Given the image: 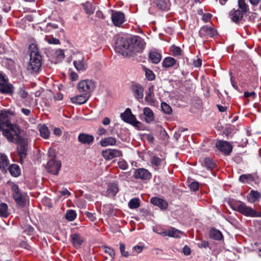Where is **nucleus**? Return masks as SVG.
I'll list each match as a JSON object with an SVG mask.
<instances>
[{
    "mask_svg": "<svg viewBox=\"0 0 261 261\" xmlns=\"http://www.w3.org/2000/svg\"><path fill=\"white\" fill-rule=\"evenodd\" d=\"M14 115L13 113L9 110H2L0 113V129L4 126L10 127L12 130H15L17 125L12 124L10 119Z\"/></svg>",
    "mask_w": 261,
    "mask_h": 261,
    "instance_id": "7ed1b4c3",
    "label": "nucleus"
},
{
    "mask_svg": "<svg viewBox=\"0 0 261 261\" xmlns=\"http://www.w3.org/2000/svg\"><path fill=\"white\" fill-rule=\"evenodd\" d=\"M118 192V186L116 184H111L108 188L107 194L110 196H114Z\"/></svg>",
    "mask_w": 261,
    "mask_h": 261,
    "instance_id": "c756f323",
    "label": "nucleus"
},
{
    "mask_svg": "<svg viewBox=\"0 0 261 261\" xmlns=\"http://www.w3.org/2000/svg\"><path fill=\"white\" fill-rule=\"evenodd\" d=\"M244 14H245V13H244L239 9H233L230 12L231 19L233 22L236 23H237L242 19Z\"/></svg>",
    "mask_w": 261,
    "mask_h": 261,
    "instance_id": "4be33fe9",
    "label": "nucleus"
},
{
    "mask_svg": "<svg viewBox=\"0 0 261 261\" xmlns=\"http://www.w3.org/2000/svg\"><path fill=\"white\" fill-rule=\"evenodd\" d=\"M85 214L91 221L94 222L96 220V217L95 213H91L89 212H86Z\"/></svg>",
    "mask_w": 261,
    "mask_h": 261,
    "instance_id": "603ef678",
    "label": "nucleus"
},
{
    "mask_svg": "<svg viewBox=\"0 0 261 261\" xmlns=\"http://www.w3.org/2000/svg\"><path fill=\"white\" fill-rule=\"evenodd\" d=\"M119 167L122 170H126L127 168V163L124 160H121L118 163Z\"/></svg>",
    "mask_w": 261,
    "mask_h": 261,
    "instance_id": "6e6d98bb",
    "label": "nucleus"
},
{
    "mask_svg": "<svg viewBox=\"0 0 261 261\" xmlns=\"http://www.w3.org/2000/svg\"><path fill=\"white\" fill-rule=\"evenodd\" d=\"M94 82L89 80L82 81L78 84L79 91L80 92H85L88 94L94 90Z\"/></svg>",
    "mask_w": 261,
    "mask_h": 261,
    "instance_id": "6e6552de",
    "label": "nucleus"
},
{
    "mask_svg": "<svg viewBox=\"0 0 261 261\" xmlns=\"http://www.w3.org/2000/svg\"><path fill=\"white\" fill-rule=\"evenodd\" d=\"M216 147L226 155H228L232 151L231 145L227 141H219L216 144Z\"/></svg>",
    "mask_w": 261,
    "mask_h": 261,
    "instance_id": "dca6fc26",
    "label": "nucleus"
},
{
    "mask_svg": "<svg viewBox=\"0 0 261 261\" xmlns=\"http://www.w3.org/2000/svg\"><path fill=\"white\" fill-rule=\"evenodd\" d=\"M151 203L154 205L160 207L162 209H165L167 207V203L162 199L153 197L150 199Z\"/></svg>",
    "mask_w": 261,
    "mask_h": 261,
    "instance_id": "b1692460",
    "label": "nucleus"
},
{
    "mask_svg": "<svg viewBox=\"0 0 261 261\" xmlns=\"http://www.w3.org/2000/svg\"><path fill=\"white\" fill-rule=\"evenodd\" d=\"M13 85L8 83L4 76L0 74V92L12 95L13 93Z\"/></svg>",
    "mask_w": 261,
    "mask_h": 261,
    "instance_id": "9b49d317",
    "label": "nucleus"
},
{
    "mask_svg": "<svg viewBox=\"0 0 261 261\" xmlns=\"http://www.w3.org/2000/svg\"><path fill=\"white\" fill-rule=\"evenodd\" d=\"M73 63L75 69L79 72H84L88 68V65L83 55H80Z\"/></svg>",
    "mask_w": 261,
    "mask_h": 261,
    "instance_id": "4468645a",
    "label": "nucleus"
},
{
    "mask_svg": "<svg viewBox=\"0 0 261 261\" xmlns=\"http://www.w3.org/2000/svg\"><path fill=\"white\" fill-rule=\"evenodd\" d=\"M145 100L148 105L153 106L155 103L153 92L149 88L145 97Z\"/></svg>",
    "mask_w": 261,
    "mask_h": 261,
    "instance_id": "c85d7f7f",
    "label": "nucleus"
},
{
    "mask_svg": "<svg viewBox=\"0 0 261 261\" xmlns=\"http://www.w3.org/2000/svg\"><path fill=\"white\" fill-rule=\"evenodd\" d=\"M153 231L158 234H160L163 236H166L167 230L163 229V228L159 227H154L153 228Z\"/></svg>",
    "mask_w": 261,
    "mask_h": 261,
    "instance_id": "09e8293b",
    "label": "nucleus"
},
{
    "mask_svg": "<svg viewBox=\"0 0 261 261\" xmlns=\"http://www.w3.org/2000/svg\"><path fill=\"white\" fill-rule=\"evenodd\" d=\"M144 115L145 121L150 123L153 120L154 117L152 111L149 108L146 107L144 109Z\"/></svg>",
    "mask_w": 261,
    "mask_h": 261,
    "instance_id": "bb28decb",
    "label": "nucleus"
},
{
    "mask_svg": "<svg viewBox=\"0 0 261 261\" xmlns=\"http://www.w3.org/2000/svg\"><path fill=\"white\" fill-rule=\"evenodd\" d=\"M107 133V130L103 127H100L97 130V134L99 136L105 135Z\"/></svg>",
    "mask_w": 261,
    "mask_h": 261,
    "instance_id": "338daca9",
    "label": "nucleus"
},
{
    "mask_svg": "<svg viewBox=\"0 0 261 261\" xmlns=\"http://www.w3.org/2000/svg\"><path fill=\"white\" fill-rule=\"evenodd\" d=\"M202 61L200 59H197L196 60L193 61V65L195 67H199L201 66Z\"/></svg>",
    "mask_w": 261,
    "mask_h": 261,
    "instance_id": "0e129e2a",
    "label": "nucleus"
},
{
    "mask_svg": "<svg viewBox=\"0 0 261 261\" xmlns=\"http://www.w3.org/2000/svg\"><path fill=\"white\" fill-rule=\"evenodd\" d=\"M9 170L10 174L14 177H17L19 175L20 173V168L18 165L16 164H12L10 166Z\"/></svg>",
    "mask_w": 261,
    "mask_h": 261,
    "instance_id": "f704fd0d",
    "label": "nucleus"
},
{
    "mask_svg": "<svg viewBox=\"0 0 261 261\" xmlns=\"http://www.w3.org/2000/svg\"><path fill=\"white\" fill-rule=\"evenodd\" d=\"M149 59L154 64H158L161 60V55L156 51H151L149 53Z\"/></svg>",
    "mask_w": 261,
    "mask_h": 261,
    "instance_id": "2f4dec72",
    "label": "nucleus"
},
{
    "mask_svg": "<svg viewBox=\"0 0 261 261\" xmlns=\"http://www.w3.org/2000/svg\"><path fill=\"white\" fill-rule=\"evenodd\" d=\"M163 160L156 156H153L151 159V163L153 166H154V169H157L161 165Z\"/></svg>",
    "mask_w": 261,
    "mask_h": 261,
    "instance_id": "79ce46f5",
    "label": "nucleus"
},
{
    "mask_svg": "<svg viewBox=\"0 0 261 261\" xmlns=\"http://www.w3.org/2000/svg\"><path fill=\"white\" fill-rule=\"evenodd\" d=\"M201 164L208 170H212L215 167V163L212 159L208 157L202 159L201 161Z\"/></svg>",
    "mask_w": 261,
    "mask_h": 261,
    "instance_id": "a878e982",
    "label": "nucleus"
},
{
    "mask_svg": "<svg viewBox=\"0 0 261 261\" xmlns=\"http://www.w3.org/2000/svg\"><path fill=\"white\" fill-rule=\"evenodd\" d=\"M17 143V153L20 157V159L22 161L25 158L27 154L28 142L27 139L21 136H17V141L15 142Z\"/></svg>",
    "mask_w": 261,
    "mask_h": 261,
    "instance_id": "39448f33",
    "label": "nucleus"
},
{
    "mask_svg": "<svg viewBox=\"0 0 261 261\" xmlns=\"http://www.w3.org/2000/svg\"><path fill=\"white\" fill-rule=\"evenodd\" d=\"M199 34L201 37L207 38L215 37L217 35V32L213 27L204 25L200 28Z\"/></svg>",
    "mask_w": 261,
    "mask_h": 261,
    "instance_id": "ddd939ff",
    "label": "nucleus"
},
{
    "mask_svg": "<svg viewBox=\"0 0 261 261\" xmlns=\"http://www.w3.org/2000/svg\"><path fill=\"white\" fill-rule=\"evenodd\" d=\"M9 164V160L6 155L0 153V168L5 169Z\"/></svg>",
    "mask_w": 261,
    "mask_h": 261,
    "instance_id": "e433bc0d",
    "label": "nucleus"
},
{
    "mask_svg": "<svg viewBox=\"0 0 261 261\" xmlns=\"http://www.w3.org/2000/svg\"><path fill=\"white\" fill-rule=\"evenodd\" d=\"M130 38H119L115 44V50L123 56L128 54L127 50L129 52Z\"/></svg>",
    "mask_w": 261,
    "mask_h": 261,
    "instance_id": "20e7f679",
    "label": "nucleus"
},
{
    "mask_svg": "<svg viewBox=\"0 0 261 261\" xmlns=\"http://www.w3.org/2000/svg\"><path fill=\"white\" fill-rule=\"evenodd\" d=\"M46 41L49 44H58L60 43V41L58 39L55 38H46Z\"/></svg>",
    "mask_w": 261,
    "mask_h": 261,
    "instance_id": "4d7b16f0",
    "label": "nucleus"
},
{
    "mask_svg": "<svg viewBox=\"0 0 261 261\" xmlns=\"http://www.w3.org/2000/svg\"><path fill=\"white\" fill-rule=\"evenodd\" d=\"M61 163L59 161L51 159L47 162L45 168L48 172L57 175L61 168Z\"/></svg>",
    "mask_w": 261,
    "mask_h": 261,
    "instance_id": "f8f14e48",
    "label": "nucleus"
},
{
    "mask_svg": "<svg viewBox=\"0 0 261 261\" xmlns=\"http://www.w3.org/2000/svg\"><path fill=\"white\" fill-rule=\"evenodd\" d=\"M172 53L174 56H178L181 54V49L180 47L175 46L172 49Z\"/></svg>",
    "mask_w": 261,
    "mask_h": 261,
    "instance_id": "bf43d9fd",
    "label": "nucleus"
},
{
    "mask_svg": "<svg viewBox=\"0 0 261 261\" xmlns=\"http://www.w3.org/2000/svg\"><path fill=\"white\" fill-rule=\"evenodd\" d=\"M70 76L72 81H76L78 79V75L74 72H71Z\"/></svg>",
    "mask_w": 261,
    "mask_h": 261,
    "instance_id": "69168bd1",
    "label": "nucleus"
},
{
    "mask_svg": "<svg viewBox=\"0 0 261 261\" xmlns=\"http://www.w3.org/2000/svg\"><path fill=\"white\" fill-rule=\"evenodd\" d=\"M158 8L162 10H167L169 5L167 0H157L156 2Z\"/></svg>",
    "mask_w": 261,
    "mask_h": 261,
    "instance_id": "58836bf2",
    "label": "nucleus"
},
{
    "mask_svg": "<svg viewBox=\"0 0 261 261\" xmlns=\"http://www.w3.org/2000/svg\"><path fill=\"white\" fill-rule=\"evenodd\" d=\"M239 180L243 183H249L254 180V177L251 174H243L240 176Z\"/></svg>",
    "mask_w": 261,
    "mask_h": 261,
    "instance_id": "ea45409f",
    "label": "nucleus"
},
{
    "mask_svg": "<svg viewBox=\"0 0 261 261\" xmlns=\"http://www.w3.org/2000/svg\"><path fill=\"white\" fill-rule=\"evenodd\" d=\"M104 251L106 253H108L112 258H113L114 257L115 253V251L114 250V249H113L110 247L105 246L104 247Z\"/></svg>",
    "mask_w": 261,
    "mask_h": 261,
    "instance_id": "3c124183",
    "label": "nucleus"
},
{
    "mask_svg": "<svg viewBox=\"0 0 261 261\" xmlns=\"http://www.w3.org/2000/svg\"><path fill=\"white\" fill-rule=\"evenodd\" d=\"M261 197V194L259 192L251 190L248 196V199L249 202L253 203Z\"/></svg>",
    "mask_w": 261,
    "mask_h": 261,
    "instance_id": "cd10ccee",
    "label": "nucleus"
},
{
    "mask_svg": "<svg viewBox=\"0 0 261 261\" xmlns=\"http://www.w3.org/2000/svg\"><path fill=\"white\" fill-rule=\"evenodd\" d=\"M90 95L88 93H84L77 95L71 98V101L77 105H82L85 103L89 99Z\"/></svg>",
    "mask_w": 261,
    "mask_h": 261,
    "instance_id": "412c9836",
    "label": "nucleus"
},
{
    "mask_svg": "<svg viewBox=\"0 0 261 261\" xmlns=\"http://www.w3.org/2000/svg\"><path fill=\"white\" fill-rule=\"evenodd\" d=\"M199 187V184L198 182L194 181L192 182L190 185L189 187L191 190H192L193 191H197Z\"/></svg>",
    "mask_w": 261,
    "mask_h": 261,
    "instance_id": "5fc2aeb1",
    "label": "nucleus"
},
{
    "mask_svg": "<svg viewBox=\"0 0 261 261\" xmlns=\"http://www.w3.org/2000/svg\"><path fill=\"white\" fill-rule=\"evenodd\" d=\"M239 9L246 13L248 10V6L245 0H238Z\"/></svg>",
    "mask_w": 261,
    "mask_h": 261,
    "instance_id": "37998d69",
    "label": "nucleus"
},
{
    "mask_svg": "<svg viewBox=\"0 0 261 261\" xmlns=\"http://www.w3.org/2000/svg\"><path fill=\"white\" fill-rule=\"evenodd\" d=\"M161 108L162 111L166 114H170L172 112L171 107L165 102L161 103Z\"/></svg>",
    "mask_w": 261,
    "mask_h": 261,
    "instance_id": "a18cd8bd",
    "label": "nucleus"
},
{
    "mask_svg": "<svg viewBox=\"0 0 261 261\" xmlns=\"http://www.w3.org/2000/svg\"><path fill=\"white\" fill-rule=\"evenodd\" d=\"M11 188L13 192L12 196L17 205L21 207H24L27 199V193L21 192L18 186L15 184H12Z\"/></svg>",
    "mask_w": 261,
    "mask_h": 261,
    "instance_id": "f03ea898",
    "label": "nucleus"
},
{
    "mask_svg": "<svg viewBox=\"0 0 261 261\" xmlns=\"http://www.w3.org/2000/svg\"><path fill=\"white\" fill-rule=\"evenodd\" d=\"M116 142L117 140L115 138L109 137L101 139L100 142V144L102 147L113 146L116 144Z\"/></svg>",
    "mask_w": 261,
    "mask_h": 261,
    "instance_id": "393cba45",
    "label": "nucleus"
},
{
    "mask_svg": "<svg viewBox=\"0 0 261 261\" xmlns=\"http://www.w3.org/2000/svg\"><path fill=\"white\" fill-rule=\"evenodd\" d=\"M103 156L107 160H111L114 158L122 155V152L119 150L108 149L102 151Z\"/></svg>",
    "mask_w": 261,
    "mask_h": 261,
    "instance_id": "a211bd4d",
    "label": "nucleus"
},
{
    "mask_svg": "<svg viewBox=\"0 0 261 261\" xmlns=\"http://www.w3.org/2000/svg\"><path fill=\"white\" fill-rule=\"evenodd\" d=\"M38 129L42 137L44 139H47L49 136V132L47 127L45 125H39Z\"/></svg>",
    "mask_w": 261,
    "mask_h": 261,
    "instance_id": "7c9ffc66",
    "label": "nucleus"
},
{
    "mask_svg": "<svg viewBox=\"0 0 261 261\" xmlns=\"http://www.w3.org/2000/svg\"><path fill=\"white\" fill-rule=\"evenodd\" d=\"M212 17V15L210 13H205L202 16V20L206 22L208 21Z\"/></svg>",
    "mask_w": 261,
    "mask_h": 261,
    "instance_id": "052dcab7",
    "label": "nucleus"
},
{
    "mask_svg": "<svg viewBox=\"0 0 261 261\" xmlns=\"http://www.w3.org/2000/svg\"><path fill=\"white\" fill-rule=\"evenodd\" d=\"M76 217V214L73 210H68L65 216L66 218L70 221H73L75 219Z\"/></svg>",
    "mask_w": 261,
    "mask_h": 261,
    "instance_id": "49530a36",
    "label": "nucleus"
},
{
    "mask_svg": "<svg viewBox=\"0 0 261 261\" xmlns=\"http://www.w3.org/2000/svg\"><path fill=\"white\" fill-rule=\"evenodd\" d=\"M131 89L136 98L139 100L143 97L144 88L140 84L132 85Z\"/></svg>",
    "mask_w": 261,
    "mask_h": 261,
    "instance_id": "6ab92c4d",
    "label": "nucleus"
},
{
    "mask_svg": "<svg viewBox=\"0 0 261 261\" xmlns=\"http://www.w3.org/2000/svg\"><path fill=\"white\" fill-rule=\"evenodd\" d=\"M78 141L83 144L89 145L94 141V137L89 134L81 133L78 136Z\"/></svg>",
    "mask_w": 261,
    "mask_h": 261,
    "instance_id": "aec40b11",
    "label": "nucleus"
},
{
    "mask_svg": "<svg viewBox=\"0 0 261 261\" xmlns=\"http://www.w3.org/2000/svg\"><path fill=\"white\" fill-rule=\"evenodd\" d=\"M140 205V200L138 198L132 199L128 202V206L131 209L137 208Z\"/></svg>",
    "mask_w": 261,
    "mask_h": 261,
    "instance_id": "c03bdc74",
    "label": "nucleus"
},
{
    "mask_svg": "<svg viewBox=\"0 0 261 261\" xmlns=\"http://www.w3.org/2000/svg\"><path fill=\"white\" fill-rule=\"evenodd\" d=\"M119 245H120V250L121 255L124 257H127L129 255V254L127 251H125V245L122 243H120Z\"/></svg>",
    "mask_w": 261,
    "mask_h": 261,
    "instance_id": "de8ad7c7",
    "label": "nucleus"
},
{
    "mask_svg": "<svg viewBox=\"0 0 261 261\" xmlns=\"http://www.w3.org/2000/svg\"><path fill=\"white\" fill-rule=\"evenodd\" d=\"M18 94L22 98H25L28 96V93L22 88L19 89Z\"/></svg>",
    "mask_w": 261,
    "mask_h": 261,
    "instance_id": "864d4df0",
    "label": "nucleus"
},
{
    "mask_svg": "<svg viewBox=\"0 0 261 261\" xmlns=\"http://www.w3.org/2000/svg\"><path fill=\"white\" fill-rule=\"evenodd\" d=\"M233 208L238 211L239 213L245 216L250 217H257L258 215L256 212L253 209L247 206L244 203L240 202L234 204Z\"/></svg>",
    "mask_w": 261,
    "mask_h": 261,
    "instance_id": "0eeeda50",
    "label": "nucleus"
},
{
    "mask_svg": "<svg viewBox=\"0 0 261 261\" xmlns=\"http://www.w3.org/2000/svg\"><path fill=\"white\" fill-rule=\"evenodd\" d=\"M29 49L30 52V59L27 67V71L32 74L38 73L42 65V57L36 44H31Z\"/></svg>",
    "mask_w": 261,
    "mask_h": 261,
    "instance_id": "f257e3e1",
    "label": "nucleus"
},
{
    "mask_svg": "<svg viewBox=\"0 0 261 261\" xmlns=\"http://www.w3.org/2000/svg\"><path fill=\"white\" fill-rule=\"evenodd\" d=\"M191 250L189 247L186 245L183 248V253L186 255H189L191 254Z\"/></svg>",
    "mask_w": 261,
    "mask_h": 261,
    "instance_id": "680f3d73",
    "label": "nucleus"
},
{
    "mask_svg": "<svg viewBox=\"0 0 261 261\" xmlns=\"http://www.w3.org/2000/svg\"><path fill=\"white\" fill-rule=\"evenodd\" d=\"M182 233L174 228H171L170 229L167 230L166 236H169L172 238H179L180 234Z\"/></svg>",
    "mask_w": 261,
    "mask_h": 261,
    "instance_id": "72a5a7b5",
    "label": "nucleus"
},
{
    "mask_svg": "<svg viewBox=\"0 0 261 261\" xmlns=\"http://www.w3.org/2000/svg\"><path fill=\"white\" fill-rule=\"evenodd\" d=\"M8 206L5 203H1L0 204V216L6 218L8 216Z\"/></svg>",
    "mask_w": 261,
    "mask_h": 261,
    "instance_id": "4c0bfd02",
    "label": "nucleus"
},
{
    "mask_svg": "<svg viewBox=\"0 0 261 261\" xmlns=\"http://www.w3.org/2000/svg\"><path fill=\"white\" fill-rule=\"evenodd\" d=\"M71 239L73 245L77 249L80 248L84 241L83 238L76 233L71 235Z\"/></svg>",
    "mask_w": 261,
    "mask_h": 261,
    "instance_id": "5701e85b",
    "label": "nucleus"
},
{
    "mask_svg": "<svg viewBox=\"0 0 261 261\" xmlns=\"http://www.w3.org/2000/svg\"><path fill=\"white\" fill-rule=\"evenodd\" d=\"M160 134L161 135V137L164 140L168 139V138H169V136L166 131L165 130V129L163 128L162 127L160 128Z\"/></svg>",
    "mask_w": 261,
    "mask_h": 261,
    "instance_id": "13d9d810",
    "label": "nucleus"
},
{
    "mask_svg": "<svg viewBox=\"0 0 261 261\" xmlns=\"http://www.w3.org/2000/svg\"><path fill=\"white\" fill-rule=\"evenodd\" d=\"M244 96L245 97H255L256 96V93L253 91H252L251 92H245Z\"/></svg>",
    "mask_w": 261,
    "mask_h": 261,
    "instance_id": "e2e57ef3",
    "label": "nucleus"
},
{
    "mask_svg": "<svg viewBox=\"0 0 261 261\" xmlns=\"http://www.w3.org/2000/svg\"><path fill=\"white\" fill-rule=\"evenodd\" d=\"M111 18L113 24L120 27L125 21L124 14L119 11H112Z\"/></svg>",
    "mask_w": 261,
    "mask_h": 261,
    "instance_id": "2eb2a0df",
    "label": "nucleus"
},
{
    "mask_svg": "<svg viewBox=\"0 0 261 261\" xmlns=\"http://www.w3.org/2000/svg\"><path fill=\"white\" fill-rule=\"evenodd\" d=\"M210 236L211 238L217 240H221L223 238L221 232L215 229H212L210 230Z\"/></svg>",
    "mask_w": 261,
    "mask_h": 261,
    "instance_id": "473e14b6",
    "label": "nucleus"
},
{
    "mask_svg": "<svg viewBox=\"0 0 261 261\" xmlns=\"http://www.w3.org/2000/svg\"><path fill=\"white\" fill-rule=\"evenodd\" d=\"M145 74L146 76L148 79V80L150 81L154 80L155 77V75L151 70L147 69L145 71Z\"/></svg>",
    "mask_w": 261,
    "mask_h": 261,
    "instance_id": "8fccbe9b",
    "label": "nucleus"
},
{
    "mask_svg": "<svg viewBox=\"0 0 261 261\" xmlns=\"http://www.w3.org/2000/svg\"><path fill=\"white\" fill-rule=\"evenodd\" d=\"M175 60L172 57H167L165 58L162 62L164 67L168 68L173 66L175 64Z\"/></svg>",
    "mask_w": 261,
    "mask_h": 261,
    "instance_id": "c9c22d12",
    "label": "nucleus"
},
{
    "mask_svg": "<svg viewBox=\"0 0 261 261\" xmlns=\"http://www.w3.org/2000/svg\"><path fill=\"white\" fill-rule=\"evenodd\" d=\"M0 130L2 131L3 135L10 142H15L17 141V136H19L18 135L19 128L17 125L15 130H12L10 127L7 128L3 127Z\"/></svg>",
    "mask_w": 261,
    "mask_h": 261,
    "instance_id": "1a4fd4ad",
    "label": "nucleus"
},
{
    "mask_svg": "<svg viewBox=\"0 0 261 261\" xmlns=\"http://www.w3.org/2000/svg\"><path fill=\"white\" fill-rule=\"evenodd\" d=\"M135 177L136 178L147 180L150 179L151 177V174L146 169L139 168L136 170L135 173Z\"/></svg>",
    "mask_w": 261,
    "mask_h": 261,
    "instance_id": "f3484780",
    "label": "nucleus"
},
{
    "mask_svg": "<svg viewBox=\"0 0 261 261\" xmlns=\"http://www.w3.org/2000/svg\"><path fill=\"white\" fill-rule=\"evenodd\" d=\"M83 6L87 14H91L94 13L95 8L90 2H87L83 4Z\"/></svg>",
    "mask_w": 261,
    "mask_h": 261,
    "instance_id": "a19ab883",
    "label": "nucleus"
},
{
    "mask_svg": "<svg viewBox=\"0 0 261 261\" xmlns=\"http://www.w3.org/2000/svg\"><path fill=\"white\" fill-rule=\"evenodd\" d=\"M129 45L130 53H139L144 48L145 43L143 40L138 36H134L130 38Z\"/></svg>",
    "mask_w": 261,
    "mask_h": 261,
    "instance_id": "423d86ee",
    "label": "nucleus"
},
{
    "mask_svg": "<svg viewBox=\"0 0 261 261\" xmlns=\"http://www.w3.org/2000/svg\"><path fill=\"white\" fill-rule=\"evenodd\" d=\"M208 246V243L207 241H202L198 244V246L201 248H206Z\"/></svg>",
    "mask_w": 261,
    "mask_h": 261,
    "instance_id": "774afa93",
    "label": "nucleus"
},
{
    "mask_svg": "<svg viewBox=\"0 0 261 261\" xmlns=\"http://www.w3.org/2000/svg\"><path fill=\"white\" fill-rule=\"evenodd\" d=\"M120 117L124 122L132 124L134 126H137L140 124V122L136 120L129 108H127L124 112L121 113Z\"/></svg>",
    "mask_w": 261,
    "mask_h": 261,
    "instance_id": "9d476101",
    "label": "nucleus"
}]
</instances>
